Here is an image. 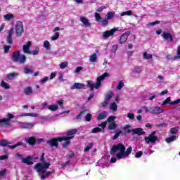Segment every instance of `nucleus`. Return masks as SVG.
Instances as JSON below:
<instances>
[{
  "label": "nucleus",
  "instance_id": "obj_62",
  "mask_svg": "<svg viewBox=\"0 0 180 180\" xmlns=\"http://www.w3.org/2000/svg\"><path fill=\"white\" fill-rule=\"evenodd\" d=\"M103 9H106V6H102L99 7L98 8H97L96 11V12H102V11H103Z\"/></svg>",
  "mask_w": 180,
  "mask_h": 180
},
{
  "label": "nucleus",
  "instance_id": "obj_14",
  "mask_svg": "<svg viewBox=\"0 0 180 180\" xmlns=\"http://www.w3.org/2000/svg\"><path fill=\"white\" fill-rule=\"evenodd\" d=\"M158 140V138L155 136H149L145 137V141L147 143V144H150V143H155Z\"/></svg>",
  "mask_w": 180,
  "mask_h": 180
},
{
  "label": "nucleus",
  "instance_id": "obj_32",
  "mask_svg": "<svg viewBox=\"0 0 180 180\" xmlns=\"http://www.w3.org/2000/svg\"><path fill=\"white\" fill-rule=\"evenodd\" d=\"M5 20H12L13 19L14 15L13 14H6L4 15Z\"/></svg>",
  "mask_w": 180,
  "mask_h": 180
},
{
  "label": "nucleus",
  "instance_id": "obj_48",
  "mask_svg": "<svg viewBox=\"0 0 180 180\" xmlns=\"http://www.w3.org/2000/svg\"><path fill=\"white\" fill-rule=\"evenodd\" d=\"M180 58V45L177 47V56L174 57V60H178Z\"/></svg>",
  "mask_w": 180,
  "mask_h": 180
},
{
  "label": "nucleus",
  "instance_id": "obj_12",
  "mask_svg": "<svg viewBox=\"0 0 180 180\" xmlns=\"http://www.w3.org/2000/svg\"><path fill=\"white\" fill-rule=\"evenodd\" d=\"M132 134H138V136H144L146 134V131L143 130L142 128H135L131 129Z\"/></svg>",
  "mask_w": 180,
  "mask_h": 180
},
{
  "label": "nucleus",
  "instance_id": "obj_33",
  "mask_svg": "<svg viewBox=\"0 0 180 180\" xmlns=\"http://www.w3.org/2000/svg\"><path fill=\"white\" fill-rule=\"evenodd\" d=\"M113 96V94H107L105 97V101H107L108 103L110 102V100L112 99V97Z\"/></svg>",
  "mask_w": 180,
  "mask_h": 180
},
{
  "label": "nucleus",
  "instance_id": "obj_9",
  "mask_svg": "<svg viewBox=\"0 0 180 180\" xmlns=\"http://www.w3.org/2000/svg\"><path fill=\"white\" fill-rule=\"evenodd\" d=\"M130 31H127L124 32L120 39V44H124L126 41H127V39L129 38V36H130Z\"/></svg>",
  "mask_w": 180,
  "mask_h": 180
},
{
  "label": "nucleus",
  "instance_id": "obj_27",
  "mask_svg": "<svg viewBox=\"0 0 180 180\" xmlns=\"http://www.w3.org/2000/svg\"><path fill=\"white\" fill-rule=\"evenodd\" d=\"M116 127H117V124H116V122H112L109 124L107 129L108 130H115L116 129Z\"/></svg>",
  "mask_w": 180,
  "mask_h": 180
},
{
  "label": "nucleus",
  "instance_id": "obj_7",
  "mask_svg": "<svg viewBox=\"0 0 180 180\" xmlns=\"http://www.w3.org/2000/svg\"><path fill=\"white\" fill-rule=\"evenodd\" d=\"M106 124H108V122H103L101 124H100L98 126L99 127L94 128L91 130V133H99V131H102L105 129V127H106Z\"/></svg>",
  "mask_w": 180,
  "mask_h": 180
},
{
  "label": "nucleus",
  "instance_id": "obj_50",
  "mask_svg": "<svg viewBox=\"0 0 180 180\" xmlns=\"http://www.w3.org/2000/svg\"><path fill=\"white\" fill-rule=\"evenodd\" d=\"M44 47L46 50H50V42H49V41H44Z\"/></svg>",
  "mask_w": 180,
  "mask_h": 180
},
{
  "label": "nucleus",
  "instance_id": "obj_39",
  "mask_svg": "<svg viewBox=\"0 0 180 180\" xmlns=\"http://www.w3.org/2000/svg\"><path fill=\"white\" fill-rule=\"evenodd\" d=\"M1 86L2 88H4V89H10L11 88V86H9V84L4 81L1 82Z\"/></svg>",
  "mask_w": 180,
  "mask_h": 180
},
{
  "label": "nucleus",
  "instance_id": "obj_2",
  "mask_svg": "<svg viewBox=\"0 0 180 180\" xmlns=\"http://www.w3.org/2000/svg\"><path fill=\"white\" fill-rule=\"evenodd\" d=\"M106 77H109V74H108V72H105L103 75L98 77L97 78L96 84L94 83L93 81H87L86 86H88V88H90V91H94V89H99V87L102 85V81H103V79H105Z\"/></svg>",
  "mask_w": 180,
  "mask_h": 180
},
{
  "label": "nucleus",
  "instance_id": "obj_41",
  "mask_svg": "<svg viewBox=\"0 0 180 180\" xmlns=\"http://www.w3.org/2000/svg\"><path fill=\"white\" fill-rule=\"evenodd\" d=\"M51 175V172H46L44 174H42L41 178V179H46V178H49Z\"/></svg>",
  "mask_w": 180,
  "mask_h": 180
},
{
  "label": "nucleus",
  "instance_id": "obj_34",
  "mask_svg": "<svg viewBox=\"0 0 180 180\" xmlns=\"http://www.w3.org/2000/svg\"><path fill=\"white\" fill-rule=\"evenodd\" d=\"M120 15L121 16H126V15L127 16H131V15H133V11L131 10H129L125 12H122Z\"/></svg>",
  "mask_w": 180,
  "mask_h": 180
},
{
  "label": "nucleus",
  "instance_id": "obj_13",
  "mask_svg": "<svg viewBox=\"0 0 180 180\" xmlns=\"http://www.w3.org/2000/svg\"><path fill=\"white\" fill-rule=\"evenodd\" d=\"M13 34V28H11L8 32V36L6 39V41L8 44H12V43H13V39H12Z\"/></svg>",
  "mask_w": 180,
  "mask_h": 180
},
{
  "label": "nucleus",
  "instance_id": "obj_51",
  "mask_svg": "<svg viewBox=\"0 0 180 180\" xmlns=\"http://www.w3.org/2000/svg\"><path fill=\"white\" fill-rule=\"evenodd\" d=\"M123 86H124V82H123V81H120L118 83V85L117 86V89H118L119 91H120V89H122V88H123Z\"/></svg>",
  "mask_w": 180,
  "mask_h": 180
},
{
  "label": "nucleus",
  "instance_id": "obj_28",
  "mask_svg": "<svg viewBox=\"0 0 180 180\" xmlns=\"http://www.w3.org/2000/svg\"><path fill=\"white\" fill-rule=\"evenodd\" d=\"M89 61L90 63H96V61H98V56L96 53H94L93 55L90 56Z\"/></svg>",
  "mask_w": 180,
  "mask_h": 180
},
{
  "label": "nucleus",
  "instance_id": "obj_11",
  "mask_svg": "<svg viewBox=\"0 0 180 180\" xmlns=\"http://www.w3.org/2000/svg\"><path fill=\"white\" fill-rule=\"evenodd\" d=\"M164 112V110L160 109V107H153L150 108V113L154 114V115H160V113H162Z\"/></svg>",
  "mask_w": 180,
  "mask_h": 180
},
{
  "label": "nucleus",
  "instance_id": "obj_22",
  "mask_svg": "<svg viewBox=\"0 0 180 180\" xmlns=\"http://www.w3.org/2000/svg\"><path fill=\"white\" fill-rule=\"evenodd\" d=\"M18 75H19V74L17 72H11V73H9L8 75H7V78L10 81H12V79H15V78H16V77H18Z\"/></svg>",
  "mask_w": 180,
  "mask_h": 180
},
{
  "label": "nucleus",
  "instance_id": "obj_25",
  "mask_svg": "<svg viewBox=\"0 0 180 180\" xmlns=\"http://www.w3.org/2000/svg\"><path fill=\"white\" fill-rule=\"evenodd\" d=\"M24 94L25 95H32L33 94V89L30 86H27L25 89H24Z\"/></svg>",
  "mask_w": 180,
  "mask_h": 180
},
{
  "label": "nucleus",
  "instance_id": "obj_64",
  "mask_svg": "<svg viewBox=\"0 0 180 180\" xmlns=\"http://www.w3.org/2000/svg\"><path fill=\"white\" fill-rule=\"evenodd\" d=\"M116 50H117V45H113L112 46V49H111V51L112 53H116Z\"/></svg>",
  "mask_w": 180,
  "mask_h": 180
},
{
  "label": "nucleus",
  "instance_id": "obj_23",
  "mask_svg": "<svg viewBox=\"0 0 180 180\" xmlns=\"http://www.w3.org/2000/svg\"><path fill=\"white\" fill-rule=\"evenodd\" d=\"M108 117V112L106 111H103L101 112L98 116L97 117L98 120H102L103 119H105V117Z\"/></svg>",
  "mask_w": 180,
  "mask_h": 180
},
{
  "label": "nucleus",
  "instance_id": "obj_10",
  "mask_svg": "<svg viewBox=\"0 0 180 180\" xmlns=\"http://www.w3.org/2000/svg\"><path fill=\"white\" fill-rule=\"evenodd\" d=\"M117 29L118 28L114 27L111 30L104 32L103 34V38L108 39L109 36H113V34H115V32H117Z\"/></svg>",
  "mask_w": 180,
  "mask_h": 180
},
{
  "label": "nucleus",
  "instance_id": "obj_21",
  "mask_svg": "<svg viewBox=\"0 0 180 180\" xmlns=\"http://www.w3.org/2000/svg\"><path fill=\"white\" fill-rule=\"evenodd\" d=\"M19 146H22V147H26V145L25 143H23V142H22V141H19L13 146L8 145V148H11V150H13V149L16 148V147H19Z\"/></svg>",
  "mask_w": 180,
  "mask_h": 180
},
{
  "label": "nucleus",
  "instance_id": "obj_44",
  "mask_svg": "<svg viewBox=\"0 0 180 180\" xmlns=\"http://www.w3.org/2000/svg\"><path fill=\"white\" fill-rule=\"evenodd\" d=\"M94 147V143H90L84 150V153H87V151H89L91 148Z\"/></svg>",
  "mask_w": 180,
  "mask_h": 180
},
{
  "label": "nucleus",
  "instance_id": "obj_38",
  "mask_svg": "<svg viewBox=\"0 0 180 180\" xmlns=\"http://www.w3.org/2000/svg\"><path fill=\"white\" fill-rule=\"evenodd\" d=\"M48 109H49V110H51L52 112H56V110H57V109H58V105H49L48 107Z\"/></svg>",
  "mask_w": 180,
  "mask_h": 180
},
{
  "label": "nucleus",
  "instance_id": "obj_54",
  "mask_svg": "<svg viewBox=\"0 0 180 180\" xmlns=\"http://www.w3.org/2000/svg\"><path fill=\"white\" fill-rule=\"evenodd\" d=\"M35 168H36V169H37V172H39L40 171V169H41L43 168V165L41 163H37L35 165Z\"/></svg>",
  "mask_w": 180,
  "mask_h": 180
},
{
  "label": "nucleus",
  "instance_id": "obj_18",
  "mask_svg": "<svg viewBox=\"0 0 180 180\" xmlns=\"http://www.w3.org/2000/svg\"><path fill=\"white\" fill-rule=\"evenodd\" d=\"M21 160L22 162H23L24 164H27V165H33V162L30 161V160H32L31 156H27V158L22 157Z\"/></svg>",
  "mask_w": 180,
  "mask_h": 180
},
{
  "label": "nucleus",
  "instance_id": "obj_19",
  "mask_svg": "<svg viewBox=\"0 0 180 180\" xmlns=\"http://www.w3.org/2000/svg\"><path fill=\"white\" fill-rule=\"evenodd\" d=\"M25 141L29 144V146H34V144H36V138L31 136L29 139H26Z\"/></svg>",
  "mask_w": 180,
  "mask_h": 180
},
{
  "label": "nucleus",
  "instance_id": "obj_24",
  "mask_svg": "<svg viewBox=\"0 0 180 180\" xmlns=\"http://www.w3.org/2000/svg\"><path fill=\"white\" fill-rule=\"evenodd\" d=\"M122 130H124V133H133V131H131V125H125L124 127H123Z\"/></svg>",
  "mask_w": 180,
  "mask_h": 180
},
{
  "label": "nucleus",
  "instance_id": "obj_45",
  "mask_svg": "<svg viewBox=\"0 0 180 180\" xmlns=\"http://www.w3.org/2000/svg\"><path fill=\"white\" fill-rule=\"evenodd\" d=\"M88 112L86 110L81 111L80 113L76 117V119L79 120L84 115H85Z\"/></svg>",
  "mask_w": 180,
  "mask_h": 180
},
{
  "label": "nucleus",
  "instance_id": "obj_60",
  "mask_svg": "<svg viewBox=\"0 0 180 180\" xmlns=\"http://www.w3.org/2000/svg\"><path fill=\"white\" fill-rule=\"evenodd\" d=\"M141 155H143V152L142 151L136 152V154H135L136 158H140V157H141Z\"/></svg>",
  "mask_w": 180,
  "mask_h": 180
},
{
  "label": "nucleus",
  "instance_id": "obj_43",
  "mask_svg": "<svg viewBox=\"0 0 180 180\" xmlns=\"http://www.w3.org/2000/svg\"><path fill=\"white\" fill-rule=\"evenodd\" d=\"M171 36H172L171 34L168 32H164L162 35V37H163V39H165V40H168V39H169Z\"/></svg>",
  "mask_w": 180,
  "mask_h": 180
},
{
  "label": "nucleus",
  "instance_id": "obj_46",
  "mask_svg": "<svg viewBox=\"0 0 180 180\" xmlns=\"http://www.w3.org/2000/svg\"><path fill=\"white\" fill-rule=\"evenodd\" d=\"M133 72H134L135 74H141V68L140 67L137 66L135 68H134Z\"/></svg>",
  "mask_w": 180,
  "mask_h": 180
},
{
  "label": "nucleus",
  "instance_id": "obj_55",
  "mask_svg": "<svg viewBox=\"0 0 180 180\" xmlns=\"http://www.w3.org/2000/svg\"><path fill=\"white\" fill-rule=\"evenodd\" d=\"M178 131H179L178 127L172 128L170 129V133L171 134H176V133H178Z\"/></svg>",
  "mask_w": 180,
  "mask_h": 180
},
{
  "label": "nucleus",
  "instance_id": "obj_56",
  "mask_svg": "<svg viewBox=\"0 0 180 180\" xmlns=\"http://www.w3.org/2000/svg\"><path fill=\"white\" fill-rule=\"evenodd\" d=\"M108 25H109V21H108V19H104L101 21V25L105 27V26H108Z\"/></svg>",
  "mask_w": 180,
  "mask_h": 180
},
{
  "label": "nucleus",
  "instance_id": "obj_29",
  "mask_svg": "<svg viewBox=\"0 0 180 180\" xmlns=\"http://www.w3.org/2000/svg\"><path fill=\"white\" fill-rule=\"evenodd\" d=\"M9 144H12V143L6 140H0V146H1V147H8Z\"/></svg>",
  "mask_w": 180,
  "mask_h": 180
},
{
  "label": "nucleus",
  "instance_id": "obj_49",
  "mask_svg": "<svg viewBox=\"0 0 180 180\" xmlns=\"http://www.w3.org/2000/svg\"><path fill=\"white\" fill-rule=\"evenodd\" d=\"M24 73L25 74H33V70L28 68L27 67L24 68Z\"/></svg>",
  "mask_w": 180,
  "mask_h": 180
},
{
  "label": "nucleus",
  "instance_id": "obj_61",
  "mask_svg": "<svg viewBox=\"0 0 180 180\" xmlns=\"http://www.w3.org/2000/svg\"><path fill=\"white\" fill-rule=\"evenodd\" d=\"M50 165H51L49 162H45L44 165H42V168L47 169Z\"/></svg>",
  "mask_w": 180,
  "mask_h": 180
},
{
  "label": "nucleus",
  "instance_id": "obj_40",
  "mask_svg": "<svg viewBox=\"0 0 180 180\" xmlns=\"http://www.w3.org/2000/svg\"><path fill=\"white\" fill-rule=\"evenodd\" d=\"M59 65H60V68H61V70H64V68H67L68 67V62L65 61V62L60 63Z\"/></svg>",
  "mask_w": 180,
  "mask_h": 180
},
{
  "label": "nucleus",
  "instance_id": "obj_53",
  "mask_svg": "<svg viewBox=\"0 0 180 180\" xmlns=\"http://www.w3.org/2000/svg\"><path fill=\"white\" fill-rule=\"evenodd\" d=\"M11 46L9 45H4V53H9V50L11 49Z\"/></svg>",
  "mask_w": 180,
  "mask_h": 180
},
{
  "label": "nucleus",
  "instance_id": "obj_15",
  "mask_svg": "<svg viewBox=\"0 0 180 180\" xmlns=\"http://www.w3.org/2000/svg\"><path fill=\"white\" fill-rule=\"evenodd\" d=\"M30 46H32L31 41H28L27 44L24 45L22 46L23 52L26 53L27 54H32V51H30Z\"/></svg>",
  "mask_w": 180,
  "mask_h": 180
},
{
  "label": "nucleus",
  "instance_id": "obj_17",
  "mask_svg": "<svg viewBox=\"0 0 180 180\" xmlns=\"http://www.w3.org/2000/svg\"><path fill=\"white\" fill-rule=\"evenodd\" d=\"M80 22H82L84 27H91V22L85 17H80Z\"/></svg>",
  "mask_w": 180,
  "mask_h": 180
},
{
  "label": "nucleus",
  "instance_id": "obj_47",
  "mask_svg": "<svg viewBox=\"0 0 180 180\" xmlns=\"http://www.w3.org/2000/svg\"><path fill=\"white\" fill-rule=\"evenodd\" d=\"M60 37V33L59 32H56L53 36L51 37V40L53 41L57 40Z\"/></svg>",
  "mask_w": 180,
  "mask_h": 180
},
{
  "label": "nucleus",
  "instance_id": "obj_26",
  "mask_svg": "<svg viewBox=\"0 0 180 180\" xmlns=\"http://www.w3.org/2000/svg\"><path fill=\"white\" fill-rule=\"evenodd\" d=\"M115 11H109L106 14V18L108 20H110L111 19H113L115 18Z\"/></svg>",
  "mask_w": 180,
  "mask_h": 180
},
{
  "label": "nucleus",
  "instance_id": "obj_58",
  "mask_svg": "<svg viewBox=\"0 0 180 180\" xmlns=\"http://www.w3.org/2000/svg\"><path fill=\"white\" fill-rule=\"evenodd\" d=\"M41 110H44V109H49V105L47 104V103H44L41 105Z\"/></svg>",
  "mask_w": 180,
  "mask_h": 180
},
{
  "label": "nucleus",
  "instance_id": "obj_42",
  "mask_svg": "<svg viewBox=\"0 0 180 180\" xmlns=\"http://www.w3.org/2000/svg\"><path fill=\"white\" fill-rule=\"evenodd\" d=\"M94 18H95L96 22H101V20H102V17L101 16V14H99L98 13H94Z\"/></svg>",
  "mask_w": 180,
  "mask_h": 180
},
{
  "label": "nucleus",
  "instance_id": "obj_31",
  "mask_svg": "<svg viewBox=\"0 0 180 180\" xmlns=\"http://www.w3.org/2000/svg\"><path fill=\"white\" fill-rule=\"evenodd\" d=\"M176 140V136H172L167 139H165L166 143H172V141H175Z\"/></svg>",
  "mask_w": 180,
  "mask_h": 180
},
{
  "label": "nucleus",
  "instance_id": "obj_16",
  "mask_svg": "<svg viewBox=\"0 0 180 180\" xmlns=\"http://www.w3.org/2000/svg\"><path fill=\"white\" fill-rule=\"evenodd\" d=\"M85 88V84L81 83H75L71 87L70 89H84Z\"/></svg>",
  "mask_w": 180,
  "mask_h": 180
},
{
  "label": "nucleus",
  "instance_id": "obj_1",
  "mask_svg": "<svg viewBox=\"0 0 180 180\" xmlns=\"http://www.w3.org/2000/svg\"><path fill=\"white\" fill-rule=\"evenodd\" d=\"M124 150H126V146L122 143H118L117 145L112 146L110 154L115 155L116 154V151H120V153L116 154L117 158L118 160H122L123 157H126V155L124 154Z\"/></svg>",
  "mask_w": 180,
  "mask_h": 180
},
{
  "label": "nucleus",
  "instance_id": "obj_36",
  "mask_svg": "<svg viewBox=\"0 0 180 180\" xmlns=\"http://www.w3.org/2000/svg\"><path fill=\"white\" fill-rule=\"evenodd\" d=\"M110 109H111V110H112L113 112H116V110H117V105L116 104V103H111V105H110Z\"/></svg>",
  "mask_w": 180,
  "mask_h": 180
},
{
  "label": "nucleus",
  "instance_id": "obj_35",
  "mask_svg": "<svg viewBox=\"0 0 180 180\" xmlns=\"http://www.w3.org/2000/svg\"><path fill=\"white\" fill-rule=\"evenodd\" d=\"M143 58L145 60H150L151 58H153V55L148 53L147 52H144L143 53Z\"/></svg>",
  "mask_w": 180,
  "mask_h": 180
},
{
  "label": "nucleus",
  "instance_id": "obj_37",
  "mask_svg": "<svg viewBox=\"0 0 180 180\" xmlns=\"http://www.w3.org/2000/svg\"><path fill=\"white\" fill-rule=\"evenodd\" d=\"M77 131H78L77 129L69 130L68 131L67 136H72L74 134H77Z\"/></svg>",
  "mask_w": 180,
  "mask_h": 180
},
{
  "label": "nucleus",
  "instance_id": "obj_3",
  "mask_svg": "<svg viewBox=\"0 0 180 180\" xmlns=\"http://www.w3.org/2000/svg\"><path fill=\"white\" fill-rule=\"evenodd\" d=\"M74 139V136H66L65 138H51V139L46 141L47 146H49L51 148H58V143H61V141H64V140H71Z\"/></svg>",
  "mask_w": 180,
  "mask_h": 180
},
{
  "label": "nucleus",
  "instance_id": "obj_59",
  "mask_svg": "<svg viewBox=\"0 0 180 180\" xmlns=\"http://www.w3.org/2000/svg\"><path fill=\"white\" fill-rule=\"evenodd\" d=\"M24 116H31L32 117H37V116H39V115L36 114V113H25L24 115Z\"/></svg>",
  "mask_w": 180,
  "mask_h": 180
},
{
  "label": "nucleus",
  "instance_id": "obj_20",
  "mask_svg": "<svg viewBox=\"0 0 180 180\" xmlns=\"http://www.w3.org/2000/svg\"><path fill=\"white\" fill-rule=\"evenodd\" d=\"M35 123L23 122L22 123L21 127L22 129H32L34 126Z\"/></svg>",
  "mask_w": 180,
  "mask_h": 180
},
{
  "label": "nucleus",
  "instance_id": "obj_8",
  "mask_svg": "<svg viewBox=\"0 0 180 180\" xmlns=\"http://www.w3.org/2000/svg\"><path fill=\"white\" fill-rule=\"evenodd\" d=\"M167 103H169V105H178V103H180V99H177L174 101L171 102V97H167L165 101L162 103V106H165Z\"/></svg>",
  "mask_w": 180,
  "mask_h": 180
},
{
  "label": "nucleus",
  "instance_id": "obj_30",
  "mask_svg": "<svg viewBox=\"0 0 180 180\" xmlns=\"http://www.w3.org/2000/svg\"><path fill=\"white\" fill-rule=\"evenodd\" d=\"M131 151H133V148H131V146H129L127 150H124V154L125 155V157L130 155V154H131Z\"/></svg>",
  "mask_w": 180,
  "mask_h": 180
},
{
  "label": "nucleus",
  "instance_id": "obj_6",
  "mask_svg": "<svg viewBox=\"0 0 180 180\" xmlns=\"http://www.w3.org/2000/svg\"><path fill=\"white\" fill-rule=\"evenodd\" d=\"M7 116L8 117V119L3 118L0 120V126H9V122H11V119H13V117H15V115L11 113H8Z\"/></svg>",
  "mask_w": 180,
  "mask_h": 180
},
{
  "label": "nucleus",
  "instance_id": "obj_52",
  "mask_svg": "<svg viewBox=\"0 0 180 180\" xmlns=\"http://www.w3.org/2000/svg\"><path fill=\"white\" fill-rule=\"evenodd\" d=\"M70 144H71V141H70V139L66 140V141L63 144L62 147L63 148H67V147H68Z\"/></svg>",
  "mask_w": 180,
  "mask_h": 180
},
{
  "label": "nucleus",
  "instance_id": "obj_5",
  "mask_svg": "<svg viewBox=\"0 0 180 180\" xmlns=\"http://www.w3.org/2000/svg\"><path fill=\"white\" fill-rule=\"evenodd\" d=\"M23 22L21 21H18L15 24V34L18 37H20L23 34Z\"/></svg>",
  "mask_w": 180,
  "mask_h": 180
},
{
  "label": "nucleus",
  "instance_id": "obj_57",
  "mask_svg": "<svg viewBox=\"0 0 180 180\" xmlns=\"http://www.w3.org/2000/svg\"><path fill=\"white\" fill-rule=\"evenodd\" d=\"M85 119L86 122H91V120L92 119V115L91 113L86 114Z\"/></svg>",
  "mask_w": 180,
  "mask_h": 180
},
{
  "label": "nucleus",
  "instance_id": "obj_63",
  "mask_svg": "<svg viewBox=\"0 0 180 180\" xmlns=\"http://www.w3.org/2000/svg\"><path fill=\"white\" fill-rule=\"evenodd\" d=\"M115 119H116V117L115 116H110L108 117V122H113V120H115Z\"/></svg>",
  "mask_w": 180,
  "mask_h": 180
},
{
  "label": "nucleus",
  "instance_id": "obj_4",
  "mask_svg": "<svg viewBox=\"0 0 180 180\" xmlns=\"http://www.w3.org/2000/svg\"><path fill=\"white\" fill-rule=\"evenodd\" d=\"M11 60L13 63H18V61L20 64H25L26 63V56L20 55V51H16L11 56Z\"/></svg>",
  "mask_w": 180,
  "mask_h": 180
}]
</instances>
